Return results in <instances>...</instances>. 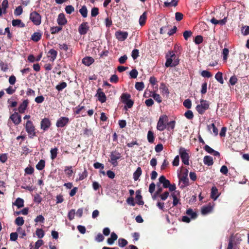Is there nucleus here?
<instances>
[{"mask_svg": "<svg viewBox=\"0 0 249 249\" xmlns=\"http://www.w3.org/2000/svg\"><path fill=\"white\" fill-rule=\"evenodd\" d=\"M166 59L165 66L166 67H174L178 65L179 59L173 51H169L165 55Z\"/></svg>", "mask_w": 249, "mask_h": 249, "instance_id": "obj_1", "label": "nucleus"}, {"mask_svg": "<svg viewBox=\"0 0 249 249\" xmlns=\"http://www.w3.org/2000/svg\"><path fill=\"white\" fill-rule=\"evenodd\" d=\"M25 127L30 139H33L36 136V128L31 121L28 120L26 122Z\"/></svg>", "mask_w": 249, "mask_h": 249, "instance_id": "obj_2", "label": "nucleus"}, {"mask_svg": "<svg viewBox=\"0 0 249 249\" xmlns=\"http://www.w3.org/2000/svg\"><path fill=\"white\" fill-rule=\"evenodd\" d=\"M200 104L197 105L196 107V110L201 115L204 113L205 111L209 108V102L203 99L200 100Z\"/></svg>", "mask_w": 249, "mask_h": 249, "instance_id": "obj_3", "label": "nucleus"}, {"mask_svg": "<svg viewBox=\"0 0 249 249\" xmlns=\"http://www.w3.org/2000/svg\"><path fill=\"white\" fill-rule=\"evenodd\" d=\"M30 19L36 26L39 25L41 23V16L36 11L30 13Z\"/></svg>", "mask_w": 249, "mask_h": 249, "instance_id": "obj_4", "label": "nucleus"}, {"mask_svg": "<svg viewBox=\"0 0 249 249\" xmlns=\"http://www.w3.org/2000/svg\"><path fill=\"white\" fill-rule=\"evenodd\" d=\"M167 120L168 118L166 115H163L160 116L157 123V129L160 131H162L166 129V125L165 124V122Z\"/></svg>", "mask_w": 249, "mask_h": 249, "instance_id": "obj_5", "label": "nucleus"}, {"mask_svg": "<svg viewBox=\"0 0 249 249\" xmlns=\"http://www.w3.org/2000/svg\"><path fill=\"white\" fill-rule=\"evenodd\" d=\"M69 118L67 117H60L56 123V126L58 128H62L66 126L69 123Z\"/></svg>", "mask_w": 249, "mask_h": 249, "instance_id": "obj_6", "label": "nucleus"}, {"mask_svg": "<svg viewBox=\"0 0 249 249\" xmlns=\"http://www.w3.org/2000/svg\"><path fill=\"white\" fill-rule=\"evenodd\" d=\"M89 29V24L87 22H82L78 27V32L80 35H86Z\"/></svg>", "mask_w": 249, "mask_h": 249, "instance_id": "obj_7", "label": "nucleus"}, {"mask_svg": "<svg viewBox=\"0 0 249 249\" xmlns=\"http://www.w3.org/2000/svg\"><path fill=\"white\" fill-rule=\"evenodd\" d=\"M10 119L16 125L19 124L21 121V116L19 115L17 112H14L13 114H12L10 116Z\"/></svg>", "mask_w": 249, "mask_h": 249, "instance_id": "obj_8", "label": "nucleus"}, {"mask_svg": "<svg viewBox=\"0 0 249 249\" xmlns=\"http://www.w3.org/2000/svg\"><path fill=\"white\" fill-rule=\"evenodd\" d=\"M41 128L44 131H46L50 127L51 123L48 118H45L41 121Z\"/></svg>", "mask_w": 249, "mask_h": 249, "instance_id": "obj_9", "label": "nucleus"}, {"mask_svg": "<svg viewBox=\"0 0 249 249\" xmlns=\"http://www.w3.org/2000/svg\"><path fill=\"white\" fill-rule=\"evenodd\" d=\"M128 33L127 32H123V31H117L115 33V36L116 38L119 41H124L125 40L128 36Z\"/></svg>", "mask_w": 249, "mask_h": 249, "instance_id": "obj_10", "label": "nucleus"}, {"mask_svg": "<svg viewBox=\"0 0 249 249\" xmlns=\"http://www.w3.org/2000/svg\"><path fill=\"white\" fill-rule=\"evenodd\" d=\"M96 96L98 100L102 103H105L107 100V97L102 89H99L97 91Z\"/></svg>", "mask_w": 249, "mask_h": 249, "instance_id": "obj_11", "label": "nucleus"}, {"mask_svg": "<svg viewBox=\"0 0 249 249\" xmlns=\"http://www.w3.org/2000/svg\"><path fill=\"white\" fill-rule=\"evenodd\" d=\"M171 196L173 198V205L175 206H177L179 202V197L180 196V194L179 191H174L171 194Z\"/></svg>", "mask_w": 249, "mask_h": 249, "instance_id": "obj_12", "label": "nucleus"}, {"mask_svg": "<svg viewBox=\"0 0 249 249\" xmlns=\"http://www.w3.org/2000/svg\"><path fill=\"white\" fill-rule=\"evenodd\" d=\"M57 55V52L53 49H51L48 52L47 56L50 58L51 61L53 62L56 58Z\"/></svg>", "mask_w": 249, "mask_h": 249, "instance_id": "obj_13", "label": "nucleus"}, {"mask_svg": "<svg viewBox=\"0 0 249 249\" xmlns=\"http://www.w3.org/2000/svg\"><path fill=\"white\" fill-rule=\"evenodd\" d=\"M57 23L59 25H64L67 22V20L65 18V15L63 13H60L59 14L57 19Z\"/></svg>", "mask_w": 249, "mask_h": 249, "instance_id": "obj_14", "label": "nucleus"}, {"mask_svg": "<svg viewBox=\"0 0 249 249\" xmlns=\"http://www.w3.org/2000/svg\"><path fill=\"white\" fill-rule=\"evenodd\" d=\"M220 193L218 192V189L216 187L213 186L211 189V197L214 200H216L219 196Z\"/></svg>", "mask_w": 249, "mask_h": 249, "instance_id": "obj_15", "label": "nucleus"}, {"mask_svg": "<svg viewBox=\"0 0 249 249\" xmlns=\"http://www.w3.org/2000/svg\"><path fill=\"white\" fill-rule=\"evenodd\" d=\"M29 104V101L28 100H25L23 101V102L19 105L18 107V111L20 113H23L25 112V110L26 109L28 105Z\"/></svg>", "mask_w": 249, "mask_h": 249, "instance_id": "obj_16", "label": "nucleus"}, {"mask_svg": "<svg viewBox=\"0 0 249 249\" xmlns=\"http://www.w3.org/2000/svg\"><path fill=\"white\" fill-rule=\"evenodd\" d=\"M82 63L87 66H89L94 62V59L90 56H86L82 59Z\"/></svg>", "mask_w": 249, "mask_h": 249, "instance_id": "obj_17", "label": "nucleus"}, {"mask_svg": "<svg viewBox=\"0 0 249 249\" xmlns=\"http://www.w3.org/2000/svg\"><path fill=\"white\" fill-rule=\"evenodd\" d=\"M204 149L209 154L213 155V156H219L220 153L214 150L213 149H212L211 147H210L209 145H206L204 146Z\"/></svg>", "mask_w": 249, "mask_h": 249, "instance_id": "obj_18", "label": "nucleus"}, {"mask_svg": "<svg viewBox=\"0 0 249 249\" xmlns=\"http://www.w3.org/2000/svg\"><path fill=\"white\" fill-rule=\"evenodd\" d=\"M118 236L115 232H112L110 237L107 240V243L109 245H112L114 244L115 241L117 239Z\"/></svg>", "mask_w": 249, "mask_h": 249, "instance_id": "obj_19", "label": "nucleus"}, {"mask_svg": "<svg viewBox=\"0 0 249 249\" xmlns=\"http://www.w3.org/2000/svg\"><path fill=\"white\" fill-rule=\"evenodd\" d=\"M42 34L40 32H35L31 36V39L35 42H38L41 39Z\"/></svg>", "mask_w": 249, "mask_h": 249, "instance_id": "obj_20", "label": "nucleus"}, {"mask_svg": "<svg viewBox=\"0 0 249 249\" xmlns=\"http://www.w3.org/2000/svg\"><path fill=\"white\" fill-rule=\"evenodd\" d=\"M159 181L162 183L163 186L164 188H168V186H169V184L170 183L169 180L166 179L164 176H161L159 178Z\"/></svg>", "mask_w": 249, "mask_h": 249, "instance_id": "obj_21", "label": "nucleus"}, {"mask_svg": "<svg viewBox=\"0 0 249 249\" xmlns=\"http://www.w3.org/2000/svg\"><path fill=\"white\" fill-rule=\"evenodd\" d=\"M147 19V12H144L140 16L139 18V24L141 26H143L145 24L146 20Z\"/></svg>", "mask_w": 249, "mask_h": 249, "instance_id": "obj_22", "label": "nucleus"}, {"mask_svg": "<svg viewBox=\"0 0 249 249\" xmlns=\"http://www.w3.org/2000/svg\"><path fill=\"white\" fill-rule=\"evenodd\" d=\"M13 204L16 206L18 208H20L24 206V200L21 198H18Z\"/></svg>", "mask_w": 249, "mask_h": 249, "instance_id": "obj_23", "label": "nucleus"}, {"mask_svg": "<svg viewBox=\"0 0 249 249\" xmlns=\"http://www.w3.org/2000/svg\"><path fill=\"white\" fill-rule=\"evenodd\" d=\"M213 209V207L211 205L203 207L201 209V213L205 215L211 213Z\"/></svg>", "mask_w": 249, "mask_h": 249, "instance_id": "obj_24", "label": "nucleus"}, {"mask_svg": "<svg viewBox=\"0 0 249 249\" xmlns=\"http://www.w3.org/2000/svg\"><path fill=\"white\" fill-rule=\"evenodd\" d=\"M12 25L13 26H19L20 27H24L25 26L24 23L22 22L20 19H13L12 21Z\"/></svg>", "mask_w": 249, "mask_h": 249, "instance_id": "obj_25", "label": "nucleus"}, {"mask_svg": "<svg viewBox=\"0 0 249 249\" xmlns=\"http://www.w3.org/2000/svg\"><path fill=\"white\" fill-rule=\"evenodd\" d=\"M179 180L180 182L183 183L184 186L188 185L189 183V179L187 178V174H186L181 176L179 178Z\"/></svg>", "mask_w": 249, "mask_h": 249, "instance_id": "obj_26", "label": "nucleus"}, {"mask_svg": "<svg viewBox=\"0 0 249 249\" xmlns=\"http://www.w3.org/2000/svg\"><path fill=\"white\" fill-rule=\"evenodd\" d=\"M142 174V170L140 167H138L136 171L133 174V178L134 180H137Z\"/></svg>", "mask_w": 249, "mask_h": 249, "instance_id": "obj_27", "label": "nucleus"}, {"mask_svg": "<svg viewBox=\"0 0 249 249\" xmlns=\"http://www.w3.org/2000/svg\"><path fill=\"white\" fill-rule=\"evenodd\" d=\"M186 213L192 219H195L197 217V214L196 212H194L192 209H189L186 211Z\"/></svg>", "mask_w": 249, "mask_h": 249, "instance_id": "obj_28", "label": "nucleus"}, {"mask_svg": "<svg viewBox=\"0 0 249 249\" xmlns=\"http://www.w3.org/2000/svg\"><path fill=\"white\" fill-rule=\"evenodd\" d=\"M160 89L161 90L163 93H164L167 95H168L170 93L168 88L166 87L164 83L162 82L160 83Z\"/></svg>", "mask_w": 249, "mask_h": 249, "instance_id": "obj_29", "label": "nucleus"}, {"mask_svg": "<svg viewBox=\"0 0 249 249\" xmlns=\"http://www.w3.org/2000/svg\"><path fill=\"white\" fill-rule=\"evenodd\" d=\"M130 97L131 95L130 94L127 93H124L121 96V101L123 103H124L130 99Z\"/></svg>", "mask_w": 249, "mask_h": 249, "instance_id": "obj_30", "label": "nucleus"}, {"mask_svg": "<svg viewBox=\"0 0 249 249\" xmlns=\"http://www.w3.org/2000/svg\"><path fill=\"white\" fill-rule=\"evenodd\" d=\"M208 128L209 131H211V129H213V132L214 135L217 136L218 134V129L215 126V124L213 123L211 124L208 125Z\"/></svg>", "mask_w": 249, "mask_h": 249, "instance_id": "obj_31", "label": "nucleus"}, {"mask_svg": "<svg viewBox=\"0 0 249 249\" xmlns=\"http://www.w3.org/2000/svg\"><path fill=\"white\" fill-rule=\"evenodd\" d=\"M176 122L172 121L167 123L166 128L168 131H173L175 127Z\"/></svg>", "mask_w": 249, "mask_h": 249, "instance_id": "obj_32", "label": "nucleus"}, {"mask_svg": "<svg viewBox=\"0 0 249 249\" xmlns=\"http://www.w3.org/2000/svg\"><path fill=\"white\" fill-rule=\"evenodd\" d=\"M79 12L84 18H86L88 16V10L86 6L84 5L79 10Z\"/></svg>", "mask_w": 249, "mask_h": 249, "instance_id": "obj_33", "label": "nucleus"}, {"mask_svg": "<svg viewBox=\"0 0 249 249\" xmlns=\"http://www.w3.org/2000/svg\"><path fill=\"white\" fill-rule=\"evenodd\" d=\"M215 78L220 84H223L224 83V81H223V77H222V73L221 72L218 71L215 74Z\"/></svg>", "mask_w": 249, "mask_h": 249, "instance_id": "obj_34", "label": "nucleus"}, {"mask_svg": "<svg viewBox=\"0 0 249 249\" xmlns=\"http://www.w3.org/2000/svg\"><path fill=\"white\" fill-rule=\"evenodd\" d=\"M67 86V84L65 82H62L59 84L57 85L55 89L58 91H62L64 89L66 88Z\"/></svg>", "mask_w": 249, "mask_h": 249, "instance_id": "obj_35", "label": "nucleus"}, {"mask_svg": "<svg viewBox=\"0 0 249 249\" xmlns=\"http://www.w3.org/2000/svg\"><path fill=\"white\" fill-rule=\"evenodd\" d=\"M204 162L207 165H211L213 164V160L212 157H204Z\"/></svg>", "mask_w": 249, "mask_h": 249, "instance_id": "obj_36", "label": "nucleus"}, {"mask_svg": "<svg viewBox=\"0 0 249 249\" xmlns=\"http://www.w3.org/2000/svg\"><path fill=\"white\" fill-rule=\"evenodd\" d=\"M154 133L152 131L149 130L147 133V140L149 142L153 143L154 141Z\"/></svg>", "mask_w": 249, "mask_h": 249, "instance_id": "obj_37", "label": "nucleus"}, {"mask_svg": "<svg viewBox=\"0 0 249 249\" xmlns=\"http://www.w3.org/2000/svg\"><path fill=\"white\" fill-rule=\"evenodd\" d=\"M62 27L60 26H56L51 27L50 29V32L52 34H55L61 31Z\"/></svg>", "mask_w": 249, "mask_h": 249, "instance_id": "obj_38", "label": "nucleus"}, {"mask_svg": "<svg viewBox=\"0 0 249 249\" xmlns=\"http://www.w3.org/2000/svg\"><path fill=\"white\" fill-rule=\"evenodd\" d=\"M178 1L176 0H172L171 2H165L164 5L165 7H169L171 6H176L178 5Z\"/></svg>", "mask_w": 249, "mask_h": 249, "instance_id": "obj_39", "label": "nucleus"}, {"mask_svg": "<svg viewBox=\"0 0 249 249\" xmlns=\"http://www.w3.org/2000/svg\"><path fill=\"white\" fill-rule=\"evenodd\" d=\"M8 7V0H3L1 3V9L3 10V13L5 14L6 13V9Z\"/></svg>", "mask_w": 249, "mask_h": 249, "instance_id": "obj_40", "label": "nucleus"}, {"mask_svg": "<svg viewBox=\"0 0 249 249\" xmlns=\"http://www.w3.org/2000/svg\"><path fill=\"white\" fill-rule=\"evenodd\" d=\"M23 9L21 6H18L14 11V15L16 16H18L22 14Z\"/></svg>", "mask_w": 249, "mask_h": 249, "instance_id": "obj_41", "label": "nucleus"}, {"mask_svg": "<svg viewBox=\"0 0 249 249\" xmlns=\"http://www.w3.org/2000/svg\"><path fill=\"white\" fill-rule=\"evenodd\" d=\"M65 174L68 176V177H70L72 176L73 173L71 166L66 167L65 169Z\"/></svg>", "mask_w": 249, "mask_h": 249, "instance_id": "obj_42", "label": "nucleus"}, {"mask_svg": "<svg viewBox=\"0 0 249 249\" xmlns=\"http://www.w3.org/2000/svg\"><path fill=\"white\" fill-rule=\"evenodd\" d=\"M135 87L138 90L141 91L144 89V85L142 82H136Z\"/></svg>", "mask_w": 249, "mask_h": 249, "instance_id": "obj_43", "label": "nucleus"}, {"mask_svg": "<svg viewBox=\"0 0 249 249\" xmlns=\"http://www.w3.org/2000/svg\"><path fill=\"white\" fill-rule=\"evenodd\" d=\"M136 199L137 201V203L140 205H142L143 204V202L142 200V196L139 194V192L138 191L136 192Z\"/></svg>", "mask_w": 249, "mask_h": 249, "instance_id": "obj_44", "label": "nucleus"}, {"mask_svg": "<svg viewBox=\"0 0 249 249\" xmlns=\"http://www.w3.org/2000/svg\"><path fill=\"white\" fill-rule=\"evenodd\" d=\"M15 223L18 226H22L24 223V220L22 217H18L15 220Z\"/></svg>", "mask_w": 249, "mask_h": 249, "instance_id": "obj_45", "label": "nucleus"}, {"mask_svg": "<svg viewBox=\"0 0 249 249\" xmlns=\"http://www.w3.org/2000/svg\"><path fill=\"white\" fill-rule=\"evenodd\" d=\"M185 117L189 120H192L194 118L193 112L190 110L186 111L184 114Z\"/></svg>", "mask_w": 249, "mask_h": 249, "instance_id": "obj_46", "label": "nucleus"}, {"mask_svg": "<svg viewBox=\"0 0 249 249\" xmlns=\"http://www.w3.org/2000/svg\"><path fill=\"white\" fill-rule=\"evenodd\" d=\"M0 67L1 70L3 71H6L8 70V66L7 64L3 62L2 61H0Z\"/></svg>", "mask_w": 249, "mask_h": 249, "instance_id": "obj_47", "label": "nucleus"}, {"mask_svg": "<svg viewBox=\"0 0 249 249\" xmlns=\"http://www.w3.org/2000/svg\"><path fill=\"white\" fill-rule=\"evenodd\" d=\"M45 166V161L43 160H40L38 163L36 165V168L39 170H42Z\"/></svg>", "mask_w": 249, "mask_h": 249, "instance_id": "obj_48", "label": "nucleus"}, {"mask_svg": "<svg viewBox=\"0 0 249 249\" xmlns=\"http://www.w3.org/2000/svg\"><path fill=\"white\" fill-rule=\"evenodd\" d=\"M17 231L21 238H23L26 235L25 230L22 229L21 227H18L17 229Z\"/></svg>", "mask_w": 249, "mask_h": 249, "instance_id": "obj_49", "label": "nucleus"}, {"mask_svg": "<svg viewBox=\"0 0 249 249\" xmlns=\"http://www.w3.org/2000/svg\"><path fill=\"white\" fill-rule=\"evenodd\" d=\"M183 105L187 108L190 109L192 107L191 101L189 99H186L183 102Z\"/></svg>", "mask_w": 249, "mask_h": 249, "instance_id": "obj_50", "label": "nucleus"}, {"mask_svg": "<svg viewBox=\"0 0 249 249\" xmlns=\"http://www.w3.org/2000/svg\"><path fill=\"white\" fill-rule=\"evenodd\" d=\"M179 156H189V153L187 152V150L183 147H180L179 149Z\"/></svg>", "mask_w": 249, "mask_h": 249, "instance_id": "obj_51", "label": "nucleus"}, {"mask_svg": "<svg viewBox=\"0 0 249 249\" xmlns=\"http://www.w3.org/2000/svg\"><path fill=\"white\" fill-rule=\"evenodd\" d=\"M203 36H201L198 35V36H196V37L195 38L194 42L196 44L198 45V44L201 43L203 42Z\"/></svg>", "mask_w": 249, "mask_h": 249, "instance_id": "obj_52", "label": "nucleus"}, {"mask_svg": "<svg viewBox=\"0 0 249 249\" xmlns=\"http://www.w3.org/2000/svg\"><path fill=\"white\" fill-rule=\"evenodd\" d=\"M229 53V51L228 48H225L224 49H223L222 55H223V59L224 61H226L227 60Z\"/></svg>", "mask_w": 249, "mask_h": 249, "instance_id": "obj_53", "label": "nucleus"}, {"mask_svg": "<svg viewBox=\"0 0 249 249\" xmlns=\"http://www.w3.org/2000/svg\"><path fill=\"white\" fill-rule=\"evenodd\" d=\"M152 97L158 103H160L162 102L161 98L159 94L154 93L152 94Z\"/></svg>", "mask_w": 249, "mask_h": 249, "instance_id": "obj_54", "label": "nucleus"}, {"mask_svg": "<svg viewBox=\"0 0 249 249\" xmlns=\"http://www.w3.org/2000/svg\"><path fill=\"white\" fill-rule=\"evenodd\" d=\"M75 211L74 209L71 210L68 213V218L70 220H72L74 219L75 214Z\"/></svg>", "mask_w": 249, "mask_h": 249, "instance_id": "obj_55", "label": "nucleus"}, {"mask_svg": "<svg viewBox=\"0 0 249 249\" xmlns=\"http://www.w3.org/2000/svg\"><path fill=\"white\" fill-rule=\"evenodd\" d=\"M237 80L238 79L237 77L234 75L230 78L229 82L231 85L232 86H234L237 83Z\"/></svg>", "mask_w": 249, "mask_h": 249, "instance_id": "obj_56", "label": "nucleus"}, {"mask_svg": "<svg viewBox=\"0 0 249 249\" xmlns=\"http://www.w3.org/2000/svg\"><path fill=\"white\" fill-rule=\"evenodd\" d=\"M99 14V9L97 7H93L91 9V16L92 17H95Z\"/></svg>", "mask_w": 249, "mask_h": 249, "instance_id": "obj_57", "label": "nucleus"}, {"mask_svg": "<svg viewBox=\"0 0 249 249\" xmlns=\"http://www.w3.org/2000/svg\"><path fill=\"white\" fill-rule=\"evenodd\" d=\"M127 244V241L123 238H120L118 240V245L121 247H124Z\"/></svg>", "mask_w": 249, "mask_h": 249, "instance_id": "obj_58", "label": "nucleus"}, {"mask_svg": "<svg viewBox=\"0 0 249 249\" xmlns=\"http://www.w3.org/2000/svg\"><path fill=\"white\" fill-rule=\"evenodd\" d=\"M192 34L191 31H185L183 33V36L184 39L187 40L189 37L192 36Z\"/></svg>", "mask_w": 249, "mask_h": 249, "instance_id": "obj_59", "label": "nucleus"}, {"mask_svg": "<svg viewBox=\"0 0 249 249\" xmlns=\"http://www.w3.org/2000/svg\"><path fill=\"white\" fill-rule=\"evenodd\" d=\"M65 11L67 14H71L74 11V8L72 5H68L65 7Z\"/></svg>", "mask_w": 249, "mask_h": 249, "instance_id": "obj_60", "label": "nucleus"}, {"mask_svg": "<svg viewBox=\"0 0 249 249\" xmlns=\"http://www.w3.org/2000/svg\"><path fill=\"white\" fill-rule=\"evenodd\" d=\"M202 76L204 77L210 78L212 76V74L208 71L204 70L201 73Z\"/></svg>", "mask_w": 249, "mask_h": 249, "instance_id": "obj_61", "label": "nucleus"}, {"mask_svg": "<svg viewBox=\"0 0 249 249\" xmlns=\"http://www.w3.org/2000/svg\"><path fill=\"white\" fill-rule=\"evenodd\" d=\"M119 158V157H111L110 159L108 160L112 163L114 166H116L117 165V160Z\"/></svg>", "mask_w": 249, "mask_h": 249, "instance_id": "obj_62", "label": "nucleus"}, {"mask_svg": "<svg viewBox=\"0 0 249 249\" xmlns=\"http://www.w3.org/2000/svg\"><path fill=\"white\" fill-rule=\"evenodd\" d=\"M129 74L131 78H136L138 76V72L136 69H133L130 71Z\"/></svg>", "mask_w": 249, "mask_h": 249, "instance_id": "obj_63", "label": "nucleus"}, {"mask_svg": "<svg viewBox=\"0 0 249 249\" xmlns=\"http://www.w3.org/2000/svg\"><path fill=\"white\" fill-rule=\"evenodd\" d=\"M156 205L160 210H162L163 212L166 211L165 207H164V202L159 201H158Z\"/></svg>", "mask_w": 249, "mask_h": 249, "instance_id": "obj_64", "label": "nucleus"}]
</instances>
